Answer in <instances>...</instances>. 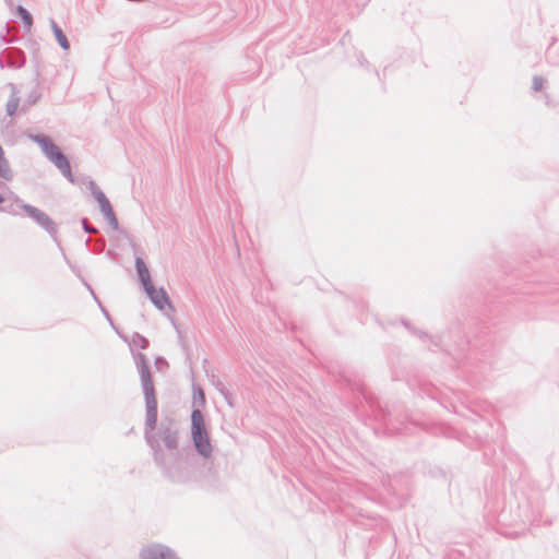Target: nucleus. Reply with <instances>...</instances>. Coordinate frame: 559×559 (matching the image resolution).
<instances>
[{"label":"nucleus","mask_w":559,"mask_h":559,"mask_svg":"<svg viewBox=\"0 0 559 559\" xmlns=\"http://www.w3.org/2000/svg\"><path fill=\"white\" fill-rule=\"evenodd\" d=\"M41 147L46 156L60 169V171L71 181L72 173L68 158L61 153L60 148L49 141H41Z\"/></svg>","instance_id":"1"},{"label":"nucleus","mask_w":559,"mask_h":559,"mask_svg":"<svg viewBox=\"0 0 559 559\" xmlns=\"http://www.w3.org/2000/svg\"><path fill=\"white\" fill-rule=\"evenodd\" d=\"M141 557L142 559H177L168 548L160 545L146 547Z\"/></svg>","instance_id":"2"},{"label":"nucleus","mask_w":559,"mask_h":559,"mask_svg":"<svg viewBox=\"0 0 559 559\" xmlns=\"http://www.w3.org/2000/svg\"><path fill=\"white\" fill-rule=\"evenodd\" d=\"M192 438L197 450L207 457L212 452V447L206 430L192 431Z\"/></svg>","instance_id":"3"},{"label":"nucleus","mask_w":559,"mask_h":559,"mask_svg":"<svg viewBox=\"0 0 559 559\" xmlns=\"http://www.w3.org/2000/svg\"><path fill=\"white\" fill-rule=\"evenodd\" d=\"M97 201L99 203V207L102 213L105 215V217L108 219L109 224L114 227H118V221L115 216V213L112 211V207L107 200V198L103 193H98Z\"/></svg>","instance_id":"4"},{"label":"nucleus","mask_w":559,"mask_h":559,"mask_svg":"<svg viewBox=\"0 0 559 559\" xmlns=\"http://www.w3.org/2000/svg\"><path fill=\"white\" fill-rule=\"evenodd\" d=\"M152 301L159 308L164 309L168 305V298L163 289H156L153 284L144 287Z\"/></svg>","instance_id":"5"},{"label":"nucleus","mask_w":559,"mask_h":559,"mask_svg":"<svg viewBox=\"0 0 559 559\" xmlns=\"http://www.w3.org/2000/svg\"><path fill=\"white\" fill-rule=\"evenodd\" d=\"M157 421V403L154 396L147 397L146 403V424L151 430L156 426Z\"/></svg>","instance_id":"6"},{"label":"nucleus","mask_w":559,"mask_h":559,"mask_svg":"<svg viewBox=\"0 0 559 559\" xmlns=\"http://www.w3.org/2000/svg\"><path fill=\"white\" fill-rule=\"evenodd\" d=\"M23 211L31 217H33L34 219H36L39 224L41 225H48L50 223V219L49 217L44 213L41 212L40 210L32 206V205H28V204H24L22 206Z\"/></svg>","instance_id":"7"},{"label":"nucleus","mask_w":559,"mask_h":559,"mask_svg":"<svg viewBox=\"0 0 559 559\" xmlns=\"http://www.w3.org/2000/svg\"><path fill=\"white\" fill-rule=\"evenodd\" d=\"M0 178L4 180H11L13 178V171L9 165V162L4 157L2 147L0 146Z\"/></svg>","instance_id":"8"},{"label":"nucleus","mask_w":559,"mask_h":559,"mask_svg":"<svg viewBox=\"0 0 559 559\" xmlns=\"http://www.w3.org/2000/svg\"><path fill=\"white\" fill-rule=\"evenodd\" d=\"M135 266H136V270H138V273H139V276L141 278L143 286L145 287V286L152 284L151 277H150V272H148L144 261L141 258H138L135 260Z\"/></svg>","instance_id":"9"},{"label":"nucleus","mask_w":559,"mask_h":559,"mask_svg":"<svg viewBox=\"0 0 559 559\" xmlns=\"http://www.w3.org/2000/svg\"><path fill=\"white\" fill-rule=\"evenodd\" d=\"M51 28H52V32H53V35L58 41V44L64 49V50H69L70 48V44L66 37V35L63 34L62 29L56 24V23H52L51 24Z\"/></svg>","instance_id":"10"},{"label":"nucleus","mask_w":559,"mask_h":559,"mask_svg":"<svg viewBox=\"0 0 559 559\" xmlns=\"http://www.w3.org/2000/svg\"><path fill=\"white\" fill-rule=\"evenodd\" d=\"M192 431L205 430L202 413L199 409H194L191 415Z\"/></svg>","instance_id":"11"},{"label":"nucleus","mask_w":559,"mask_h":559,"mask_svg":"<svg viewBox=\"0 0 559 559\" xmlns=\"http://www.w3.org/2000/svg\"><path fill=\"white\" fill-rule=\"evenodd\" d=\"M17 13H19L20 17L22 19V21L24 22V24L27 27H31L33 24V19H32V15L27 12V10L22 7H19Z\"/></svg>","instance_id":"12"},{"label":"nucleus","mask_w":559,"mask_h":559,"mask_svg":"<svg viewBox=\"0 0 559 559\" xmlns=\"http://www.w3.org/2000/svg\"><path fill=\"white\" fill-rule=\"evenodd\" d=\"M164 443L168 449H174L177 447V436L173 432H167L164 436Z\"/></svg>","instance_id":"13"},{"label":"nucleus","mask_w":559,"mask_h":559,"mask_svg":"<svg viewBox=\"0 0 559 559\" xmlns=\"http://www.w3.org/2000/svg\"><path fill=\"white\" fill-rule=\"evenodd\" d=\"M17 108V102L14 99L8 104V111L10 115H13Z\"/></svg>","instance_id":"14"},{"label":"nucleus","mask_w":559,"mask_h":559,"mask_svg":"<svg viewBox=\"0 0 559 559\" xmlns=\"http://www.w3.org/2000/svg\"><path fill=\"white\" fill-rule=\"evenodd\" d=\"M197 393H198V397H200L201 403H204V401H205V396H204V392H203V390H202V389H199V390L197 391Z\"/></svg>","instance_id":"15"},{"label":"nucleus","mask_w":559,"mask_h":559,"mask_svg":"<svg viewBox=\"0 0 559 559\" xmlns=\"http://www.w3.org/2000/svg\"><path fill=\"white\" fill-rule=\"evenodd\" d=\"M3 201H4V198H3V195L0 193V204H1V203H3Z\"/></svg>","instance_id":"16"}]
</instances>
